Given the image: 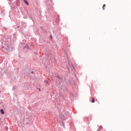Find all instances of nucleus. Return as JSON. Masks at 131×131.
I'll return each instance as SVG.
<instances>
[{
    "label": "nucleus",
    "instance_id": "nucleus-1",
    "mask_svg": "<svg viewBox=\"0 0 131 131\" xmlns=\"http://www.w3.org/2000/svg\"><path fill=\"white\" fill-rule=\"evenodd\" d=\"M24 2L25 3H26V5H27V6L29 5V3H28V2L27 1V0H24Z\"/></svg>",
    "mask_w": 131,
    "mask_h": 131
},
{
    "label": "nucleus",
    "instance_id": "nucleus-5",
    "mask_svg": "<svg viewBox=\"0 0 131 131\" xmlns=\"http://www.w3.org/2000/svg\"><path fill=\"white\" fill-rule=\"evenodd\" d=\"M61 119H62L63 120H64V119H65V117H64V116H61Z\"/></svg>",
    "mask_w": 131,
    "mask_h": 131
},
{
    "label": "nucleus",
    "instance_id": "nucleus-2",
    "mask_svg": "<svg viewBox=\"0 0 131 131\" xmlns=\"http://www.w3.org/2000/svg\"><path fill=\"white\" fill-rule=\"evenodd\" d=\"M105 9H106V5L104 4L103 7H102V10H105Z\"/></svg>",
    "mask_w": 131,
    "mask_h": 131
},
{
    "label": "nucleus",
    "instance_id": "nucleus-6",
    "mask_svg": "<svg viewBox=\"0 0 131 131\" xmlns=\"http://www.w3.org/2000/svg\"><path fill=\"white\" fill-rule=\"evenodd\" d=\"M99 128H100V129H102V128H103V126H100Z\"/></svg>",
    "mask_w": 131,
    "mask_h": 131
},
{
    "label": "nucleus",
    "instance_id": "nucleus-4",
    "mask_svg": "<svg viewBox=\"0 0 131 131\" xmlns=\"http://www.w3.org/2000/svg\"><path fill=\"white\" fill-rule=\"evenodd\" d=\"M1 112L2 114H5V112H4V110H1Z\"/></svg>",
    "mask_w": 131,
    "mask_h": 131
},
{
    "label": "nucleus",
    "instance_id": "nucleus-7",
    "mask_svg": "<svg viewBox=\"0 0 131 131\" xmlns=\"http://www.w3.org/2000/svg\"><path fill=\"white\" fill-rule=\"evenodd\" d=\"M26 48H28V45H26Z\"/></svg>",
    "mask_w": 131,
    "mask_h": 131
},
{
    "label": "nucleus",
    "instance_id": "nucleus-3",
    "mask_svg": "<svg viewBox=\"0 0 131 131\" xmlns=\"http://www.w3.org/2000/svg\"><path fill=\"white\" fill-rule=\"evenodd\" d=\"M91 99H92V103H95V98H94V97H92Z\"/></svg>",
    "mask_w": 131,
    "mask_h": 131
}]
</instances>
